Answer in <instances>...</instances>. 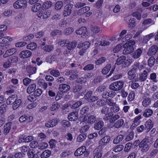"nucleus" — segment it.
Returning a JSON list of instances; mask_svg holds the SVG:
<instances>
[{"label":"nucleus","instance_id":"obj_1","mask_svg":"<svg viewBox=\"0 0 158 158\" xmlns=\"http://www.w3.org/2000/svg\"><path fill=\"white\" fill-rule=\"evenodd\" d=\"M123 84V82L122 81L114 82L110 85L109 88L114 91H118L122 89Z\"/></svg>","mask_w":158,"mask_h":158},{"label":"nucleus","instance_id":"obj_2","mask_svg":"<svg viewBox=\"0 0 158 158\" xmlns=\"http://www.w3.org/2000/svg\"><path fill=\"white\" fill-rule=\"evenodd\" d=\"M109 108L107 106L102 107L101 110V115L104 121H108L110 119L111 112H109Z\"/></svg>","mask_w":158,"mask_h":158},{"label":"nucleus","instance_id":"obj_3","mask_svg":"<svg viewBox=\"0 0 158 158\" xmlns=\"http://www.w3.org/2000/svg\"><path fill=\"white\" fill-rule=\"evenodd\" d=\"M73 5L70 3L65 5L63 8L62 12L63 15L64 17H67L72 13L73 10Z\"/></svg>","mask_w":158,"mask_h":158},{"label":"nucleus","instance_id":"obj_4","mask_svg":"<svg viewBox=\"0 0 158 158\" xmlns=\"http://www.w3.org/2000/svg\"><path fill=\"white\" fill-rule=\"evenodd\" d=\"M27 2L26 0H17L13 4L15 9H24L27 6Z\"/></svg>","mask_w":158,"mask_h":158},{"label":"nucleus","instance_id":"obj_5","mask_svg":"<svg viewBox=\"0 0 158 158\" xmlns=\"http://www.w3.org/2000/svg\"><path fill=\"white\" fill-rule=\"evenodd\" d=\"M143 48H139L133 51L131 54V56L135 59L139 58L143 52Z\"/></svg>","mask_w":158,"mask_h":158},{"label":"nucleus","instance_id":"obj_6","mask_svg":"<svg viewBox=\"0 0 158 158\" xmlns=\"http://www.w3.org/2000/svg\"><path fill=\"white\" fill-rule=\"evenodd\" d=\"M58 118H55L49 121H47L45 124V126L49 128L56 126L59 122Z\"/></svg>","mask_w":158,"mask_h":158},{"label":"nucleus","instance_id":"obj_7","mask_svg":"<svg viewBox=\"0 0 158 158\" xmlns=\"http://www.w3.org/2000/svg\"><path fill=\"white\" fill-rule=\"evenodd\" d=\"M76 33L77 35H81L83 38H85L88 36V32L85 27H82L76 31Z\"/></svg>","mask_w":158,"mask_h":158},{"label":"nucleus","instance_id":"obj_8","mask_svg":"<svg viewBox=\"0 0 158 158\" xmlns=\"http://www.w3.org/2000/svg\"><path fill=\"white\" fill-rule=\"evenodd\" d=\"M68 119L70 121H74L78 118V111H75L69 113L68 116Z\"/></svg>","mask_w":158,"mask_h":158},{"label":"nucleus","instance_id":"obj_9","mask_svg":"<svg viewBox=\"0 0 158 158\" xmlns=\"http://www.w3.org/2000/svg\"><path fill=\"white\" fill-rule=\"evenodd\" d=\"M33 117L31 116H27L25 115L21 116L19 118V121L20 123L25 122L27 123H30L32 120Z\"/></svg>","mask_w":158,"mask_h":158},{"label":"nucleus","instance_id":"obj_10","mask_svg":"<svg viewBox=\"0 0 158 158\" xmlns=\"http://www.w3.org/2000/svg\"><path fill=\"white\" fill-rule=\"evenodd\" d=\"M144 68V66L141 64L139 61H135L131 66V68L137 72L138 70L140 71Z\"/></svg>","mask_w":158,"mask_h":158},{"label":"nucleus","instance_id":"obj_11","mask_svg":"<svg viewBox=\"0 0 158 158\" xmlns=\"http://www.w3.org/2000/svg\"><path fill=\"white\" fill-rule=\"evenodd\" d=\"M102 147L100 148V147L98 148H96L93 152L94 154V158H101L103 151L102 150Z\"/></svg>","mask_w":158,"mask_h":158},{"label":"nucleus","instance_id":"obj_12","mask_svg":"<svg viewBox=\"0 0 158 158\" xmlns=\"http://www.w3.org/2000/svg\"><path fill=\"white\" fill-rule=\"evenodd\" d=\"M123 47L124 49L123 51V54L125 55L130 54L132 53L134 50V47L132 46H129L127 45H125V44L123 45Z\"/></svg>","mask_w":158,"mask_h":158},{"label":"nucleus","instance_id":"obj_13","mask_svg":"<svg viewBox=\"0 0 158 158\" xmlns=\"http://www.w3.org/2000/svg\"><path fill=\"white\" fill-rule=\"evenodd\" d=\"M158 49L157 46L156 45H152L149 49L147 54L149 56H152L155 54Z\"/></svg>","mask_w":158,"mask_h":158},{"label":"nucleus","instance_id":"obj_14","mask_svg":"<svg viewBox=\"0 0 158 158\" xmlns=\"http://www.w3.org/2000/svg\"><path fill=\"white\" fill-rule=\"evenodd\" d=\"M148 75V72L146 70H144L142 73L139 74L138 80L137 79V80H135V81H136L139 80L141 82L145 81L147 78Z\"/></svg>","mask_w":158,"mask_h":158},{"label":"nucleus","instance_id":"obj_15","mask_svg":"<svg viewBox=\"0 0 158 158\" xmlns=\"http://www.w3.org/2000/svg\"><path fill=\"white\" fill-rule=\"evenodd\" d=\"M77 45V42L75 41L69 42L68 40L67 43V45L65 46L67 49L69 50H73L76 48Z\"/></svg>","mask_w":158,"mask_h":158},{"label":"nucleus","instance_id":"obj_16","mask_svg":"<svg viewBox=\"0 0 158 158\" xmlns=\"http://www.w3.org/2000/svg\"><path fill=\"white\" fill-rule=\"evenodd\" d=\"M31 54L32 53L31 52L27 50H26L21 51L19 55L21 58H25L30 57Z\"/></svg>","mask_w":158,"mask_h":158},{"label":"nucleus","instance_id":"obj_17","mask_svg":"<svg viewBox=\"0 0 158 158\" xmlns=\"http://www.w3.org/2000/svg\"><path fill=\"white\" fill-rule=\"evenodd\" d=\"M82 89V87L81 85L76 84H73L71 88V91L74 93L78 92L81 90Z\"/></svg>","mask_w":158,"mask_h":158},{"label":"nucleus","instance_id":"obj_18","mask_svg":"<svg viewBox=\"0 0 158 158\" xmlns=\"http://www.w3.org/2000/svg\"><path fill=\"white\" fill-rule=\"evenodd\" d=\"M60 91L62 92L65 93L69 91L70 89V86L65 84H62L59 85Z\"/></svg>","mask_w":158,"mask_h":158},{"label":"nucleus","instance_id":"obj_19","mask_svg":"<svg viewBox=\"0 0 158 158\" xmlns=\"http://www.w3.org/2000/svg\"><path fill=\"white\" fill-rule=\"evenodd\" d=\"M104 125V123L103 121L97 120L94 124V128L96 130H98L102 129Z\"/></svg>","mask_w":158,"mask_h":158},{"label":"nucleus","instance_id":"obj_20","mask_svg":"<svg viewBox=\"0 0 158 158\" xmlns=\"http://www.w3.org/2000/svg\"><path fill=\"white\" fill-rule=\"evenodd\" d=\"M18 96L16 94H13L9 96L6 100V103L8 105H12L14 104Z\"/></svg>","mask_w":158,"mask_h":158},{"label":"nucleus","instance_id":"obj_21","mask_svg":"<svg viewBox=\"0 0 158 158\" xmlns=\"http://www.w3.org/2000/svg\"><path fill=\"white\" fill-rule=\"evenodd\" d=\"M86 150V147L85 146H82L78 148L75 152L74 155L76 156H79L84 153V152Z\"/></svg>","mask_w":158,"mask_h":158},{"label":"nucleus","instance_id":"obj_22","mask_svg":"<svg viewBox=\"0 0 158 158\" xmlns=\"http://www.w3.org/2000/svg\"><path fill=\"white\" fill-rule=\"evenodd\" d=\"M36 88V85L35 83H33L30 85L27 89V92L29 94L34 92Z\"/></svg>","mask_w":158,"mask_h":158},{"label":"nucleus","instance_id":"obj_23","mask_svg":"<svg viewBox=\"0 0 158 158\" xmlns=\"http://www.w3.org/2000/svg\"><path fill=\"white\" fill-rule=\"evenodd\" d=\"M16 52V50L15 48H12L7 50L5 53L3 55L4 58H6L9 56L13 55Z\"/></svg>","mask_w":158,"mask_h":158},{"label":"nucleus","instance_id":"obj_24","mask_svg":"<svg viewBox=\"0 0 158 158\" xmlns=\"http://www.w3.org/2000/svg\"><path fill=\"white\" fill-rule=\"evenodd\" d=\"M36 70V68L35 67L32 66L31 65L28 66L27 68V73L29 74V77H30L31 75L35 73Z\"/></svg>","mask_w":158,"mask_h":158},{"label":"nucleus","instance_id":"obj_25","mask_svg":"<svg viewBox=\"0 0 158 158\" xmlns=\"http://www.w3.org/2000/svg\"><path fill=\"white\" fill-rule=\"evenodd\" d=\"M12 123L9 122L6 123L4 126L3 133L5 135H7L9 133L11 128Z\"/></svg>","mask_w":158,"mask_h":158},{"label":"nucleus","instance_id":"obj_26","mask_svg":"<svg viewBox=\"0 0 158 158\" xmlns=\"http://www.w3.org/2000/svg\"><path fill=\"white\" fill-rule=\"evenodd\" d=\"M90 43L88 41H85L82 43H80L78 44L77 48H84L85 50H87L89 47Z\"/></svg>","mask_w":158,"mask_h":158},{"label":"nucleus","instance_id":"obj_27","mask_svg":"<svg viewBox=\"0 0 158 158\" xmlns=\"http://www.w3.org/2000/svg\"><path fill=\"white\" fill-rule=\"evenodd\" d=\"M22 103V100L17 97L12 106V108L14 110L18 108Z\"/></svg>","mask_w":158,"mask_h":158},{"label":"nucleus","instance_id":"obj_28","mask_svg":"<svg viewBox=\"0 0 158 158\" xmlns=\"http://www.w3.org/2000/svg\"><path fill=\"white\" fill-rule=\"evenodd\" d=\"M57 57L56 55H50L47 57L46 60L47 62L51 64L52 61H54L57 60Z\"/></svg>","mask_w":158,"mask_h":158},{"label":"nucleus","instance_id":"obj_29","mask_svg":"<svg viewBox=\"0 0 158 158\" xmlns=\"http://www.w3.org/2000/svg\"><path fill=\"white\" fill-rule=\"evenodd\" d=\"M136 72L132 68L127 72V75H128V78L129 79H133L136 77L135 73Z\"/></svg>","mask_w":158,"mask_h":158},{"label":"nucleus","instance_id":"obj_30","mask_svg":"<svg viewBox=\"0 0 158 158\" xmlns=\"http://www.w3.org/2000/svg\"><path fill=\"white\" fill-rule=\"evenodd\" d=\"M124 123V121L123 119H119L115 123L113 126L116 128H118L122 127Z\"/></svg>","mask_w":158,"mask_h":158},{"label":"nucleus","instance_id":"obj_31","mask_svg":"<svg viewBox=\"0 0 158 158\" xmlns=\"http://www.w3.org/2000/svg\"><path fill=\"white\" fill-rule=\"evenodd\" d=\"M111 68V65L110 64H107L102 69L101 72L102 74L106 75L109 72Z\"/></svg>","mask_w":158,"mask_h":158},{"label":"nucleus","instance_id":"obj_32","mask_svg":"<svg viewBox=\"0 0 158 158\" xmlns=\"http://www.w3.org/2000/svg\"><path fill=\"white\" fill-rule=\"evenodd\" d=\"M82 104V102L81 101H77V102L73 101V102L72 104L70 105V108L72 109H75L77 108Z\"/></svg>","mask_w":158,"mask_h":158},{"label":"nucleus","instance_id":"obj_33","mask_svg":"<svg viewBox=\"0 0 158 158\" xmlns=\"http://www.w3.org/2000/svg\"><path fill=\"white\" fill-rule=\"evenodd\" d=\"M41 7V5L40 3H37L33 5L31 8V10L36 12L40 10Z\"/></svg>","mask_w":158,"mask_h":158},{"label":"nucleus","instance_id":"obj_34","mask_svg":"<svg viewBox=\"0 0 158 158\" xmlns=\"http://www.w3.org/2000/svg\"><path fill=\"white\" fill-rule=\"evenodd\" d=\"M96 117L94 115H90L88 118L87 122L90 124H93L97 120Z\"/></svg>","mask_w":158,"mask_h":158},{"label":"nucleus","instance_id":"obj_35","mask_svg":"<svg viewBox=\"0 0 158 158\" xmlns=\"http://www.w3.org/2000/svg\"><path fill=\"white\" fill-rule=\"evenodd\" d=\"M63 2L61 1H58L56 2L55 5V9L56 10H60L63 6Z\"/></svg>","mask_w":158,"mask_h":158},{"label":"nucleus","instance_id":"obj_36","mask_svg":"<svg viewBox=\"0 0 158 158\" xmlns=\"http://www.w3.org/2000/svg\"><path fill=\"white\" fill-rule=\"evenodd\" d=\"M153 113V111L151 109H147L144 111L143 116L145 117H148L151 116Z\"/></svg>","mask_w":158,"mask_h":158},{"label":"nucleus","instance_id":"obj_37","mask_svg":"<svg viewBox=\"0 0 158 158\" xmlns=\"http://www.w3.org/2000/svg\"><path fill=\"white\" fill-rule=\"evenodd\" d=\"M155 23V21L150 18L145 19L143 21L142 24L145 26L149 24L151 25H154Z\"/></svg>","mask_w":158,"mask_h":158},{"label":"nucleus","instance_id":"obj_38","mask_svg":"<svg viewBox=\"0 0 158 158\" xmlns=\"http://www.w3.org/2000/svg\"><path fill=\"white\" fill-rule=\"evenodd\" d=\"M126 58V57L124 56H120L117 59L115 64L118 65H120L125 61Z\"/></svg>","mask_w":158,"mask_h":158},{"label":"nucleus","instance_id":"obj_39","mask_svg":"<svg viewBox=\"0 0 158 158\" xmlns=\"http://www.w3.org/2000/svg\"><path fill=\"white\" fill-rule=\"evenodd\" d=\"M156 59L153 56H151L148 60V65L150 67H153L155 63Z\"/></svg>","mask_w":158,"mask_h":158},{"label":"nucleus","instance_id":"obj_40","mask_svg":"<svg viewBox=\"0 0 158 158\" xmlns=\"http://www.w3.org/2000/svg\"><path fill=\"white\" fill-rule=\"evenodd\" d=\"M90 7L89 6H85L80 9L78 12V14L81 15L89 10Z\"/></svg>","mask_w":158,"mask_h":158},{"label":"nucleus","instance_id":"obj_41","mask_svg":"<svg viewBox=\"0 0 158 158\" xmlns=\"http://www.w3.org/2000/svg\"><path fill=\"white\" fill-rule=\"evenodd\" d=\"M110 109L111 114V113L117 112L120 110L119 106L116 104H115L114 105L112 106Z\"/></svg>","mask_w":158,"mask_h":158},{"label":"nucleus","instance_id":"obj_42","mask_svg":"<svg viewBox=\"0 0 158 158\" xmlns=\"http://www.w3.org/2000/svg\"><path fill=\"white\" fill-rule=\"evenodd\" d=\"M51 152L48 150H46L43 152L41 156V158H46L49 157L51 155Z\"/></svg>","mask_w":158,"mask_h":158},{"label":"nucleus","instance_id":"obj_43","mask_svg":"<svg viewBox=\"0 0 158 158\" xmlns=\"http://www.w3.org/2000/svg\"><path fill=\"white\" fill-rule=\"evenodd\" d=\"M74 29L72 27H68L66 28L64 31V34L66 35H69L74 31Z\"/></svg>","mask_w":158,"mask_h":158},{"label":"nucleus","instance_id":"obj_44","mask_svg":"<svg viewBox=\"0 0 158 158\" xmlns=\"http://www.w3.org/2000/svg\"><path fill=\"white\" fill-rule=\"evenodd\" d=\"M35 151L32 149H29L27 152V156L29 158H37L35 157V154L34 153Z\"/></svg>","mask_w":158,"mask_h":158},{"label":"nucleus","instance_id":"obj_45","mask_svg":"<svg viewBox=\"0 0 158 158\" xmlns=\"http://www.w3.org/2000/svg\"><path fill=\"white\" fill-rule=\"evenodd\" d=\"M146 128H147L148 131H149L153 127V124L152 123V120L149 119L145 123V125Z\"/></svg>","mask_w":158,"mask_h":158},{"label":"nucleus","instance_id":"obj_46","mask_svg":"<svg viewBox=\"0 0 158 158\" xmlns=\"http://www.w3.org/2000/svg\"><path fill=\"white\" fill-rule=\"evenodd\" d=\"M124 146L123 145L119 144L117 145L115 147L112 148L113 151L115 152H117L121 151L123 150Z\"/></svg>","mask_w":158,"mask_h":158},{"label":"nucleus","instance_id":"obj_47","mask_svg":"<svg viewBox=\"0 0 158 158\" xmlns=\"http://www.w3.org/2000/svg\"><path fill=\"white\" fill-rule=\"evenodd\" d=\"M106 60V58L105 57H101L97 60L95 62V63L97 65H99L104 63Z\"/></svg>","mask_w":158,"mask_h":158},{"label":"nucleus","instance_id":"obj_48","mask_svg":"<svg viewBox=\"0 0 158 158\" xmlns=\"http://www.w3.org/2000/svg\"><path fill=\"white\" fill-rule=\"evenodd\" d=\"M120 117L118 115L116 114L113 115V114H110V119H109V121L110 123L113 122L119 118Z\"/></svg>","mask_w":158,"mask_h":158},{"label":"nucleus","instance_id":"obj_49","mask_svg":"<svg viewBox=\"0 0 158 158\" xmlns=\"http://www.w3.org/2000/svg\"><path fill=\"white\" fill-rule=\"evenodd\" d=\"M94 68V65L89 64L85 65L83 68L85 71H89L93 70Z\"/></svg>","mask_w":158,"mask_h":158},{"label":"nucleus","instance_id":"obj_50","mask_svg":"<svg viewBox=\"0 0 158 158\" xmlns=\"http://www.w3.org/2000/svg\"><path fill=\"white\" fill-rule=\"evenodd\" d=\"M90 29L92 32L95 33H98L100 31V28L96 26H91L90 27Z\"/></svg>","mask_w":158,"mask_h":158},{"label":"nucleus","instance_id":"obj_51","mask_svg":"<svg viewBox=\"0 0 158 158\" xmlns=\"http://www.w3.org/2000/svg\"><path fill=\"white\" fill-rule=\"evenodd\" d=\"M110 139H101L99 141V147H100V145H104L106 144L107 143H108L110 141Z\"/></svg>","mask_w":158,"mask_h":158},{"label":"nucleus","instance_id":"obj_52","mask_svg":"<svg viewBox=\"0 0 158 158\" xmlns=\"http://www.w3.org/2000/svg\"><path fill=\"white\" fill-rule=\"evenodd\" d=\"M150 79L153 82H157L158 81L156 79L157 75L156 73H151L150 75Z\"/></svg>","mask_w":158,"mask_h":158},{"label":"nucleus","instance_id":"obj_53","mask_svg":"<svg viewBox=\"0 0 158 158\" xmlns=\"http://www.w3.org/2000/svg\"><path fill=\"white\" fill-rule=\"evenodd\" d=\"M27 48L32 50H35L37 47L36 44L35 43H31L27 45Z\"/></svg>","mask_w":158,"mask_h":158},{"label":"nucleus","instance_id":"obj_54","mask_svg":"<svg viewBox=\"0 0 158 158\" xmlns=\"http://www.w3.org/2000/svg\"><path fill=\"white\" fill-rule=\"evenodd\" d=\"M151 100L150 98H144L142 102V105L145 107H146L149 105L151 103Z\"/></svg>","mask_w":158,"mask_h":158},{"label":"nucleus","instance_id":"obj_55","mask_svg":"<svg viewBox=\"0 0 158 158\" xmlns=\"http://www.w3.org/2000/svg\"><path fill=\"white\" fill-rule=\"evenodd\" d=\"M89 110V107L88 106H85L83 107L80 111V114L81 115H84L85 114L88 112Z\"/></svg>","mask_w":158,"mask_h":158},{"label":"nucleus","instance_id":"obj_56","mask_svg":"<svg viewBox=\"0 0 158 158\" xmlns=\"http://www.w3.org/2000/svg\"><path fill=\"white\" fill-rule=\"evenodd\" d=\"M50 34L52 36H55L57 35H61L62 32L59 30H55L51 32Z\"/></svg>","mask_w":158,"mask_h":158},{"label":"nucleus","instance_id":"obj_57","mask_svg":"<svg viewBox=\"0 0 158 158\" xmlns=\"http://www.w3.org/2000/svg\"><path fill=\"white\" fill-rule=\"evenodd\" d=\"M50 74L54 77H57L60 75L59 71L57 70H52L50 71Z\"/></svg>","mask_w":158,"mask_h":158},{"label":"nucleus","instance_id":"obj_58","mask_svg":"<svg viewBox=\"0 0 158 158\" xmlns=\"http://www.w3.org/2000/svg\"><path fill=\"white\" fill-rule=\"evenodd\" d=\"M33 80L28 78H26L23 80V84L25 86L28 85L32 83Z\"/></svg>","mask_w":158,"mask_h":158},{"label":"nucleus","instance_id":"obj_59","mask_svg":"<svg viewBox=\"0 0 158 158\" xmlns=\"http://www.w3.org/2000/svg\"><path fill=\"white\" fill-rule=\"evenodd\" d=\"M133 62V60L132 59H129L126 60L124 61V66L125 67H129L132 63Z\"/></svg>","mask_w":158,"mask_h":158},{"label":"nucleus","instance_id":"obj_60","mask_svg":"<svg viewBox=\"0 0 158 158\" xmlns=\"http://www.w3.org/2000/svg\"><path fill=\"white\" fill-rule=\"evenodd\" d=\"M45 4L47 6H45V8L47 9L49 8L53 5V3L50 0L47 1L44 3L43 5V6H44L43 5H45Z\"/></svg>","mask_w":158,"mask_h":158},{"label":"nucleus","instance_id":"obj_61","mask_svg":"<svg viewBox=\"0 0 158 158\" xmlns=\"http://www.w3.org/2000/svg\"><path fill=\"white\" fill-rule=\"evenodd\" d=\"M43 90L41 89L38 88L35 89L34 92V94L36 96V97H39L42 93Z\"/></svg>","mask_w":158,"mask_h":158},{"label":"nucleus","instance_id":"obj_62","mask_svg":"<svg viewBox=\"0 0 158 158\" xmlns=\"http://www.w3.org/2000/svg\"><path fill=\"white\" fill-rule=\"evenodd\" d=\"M154 0H148L147 2H143L141 3L143 7H148L150 6V3H152Z\"/></svg>","mask_w":158,"mask_h":158},{"label":"nucleus","instance_id":"obj_63","mask_svg":"<svg viewBox=\"0 0 158 158\" xmlns=\"http://www.w3.org/2000/svg\"><path fill=\"white\" fill-rule=\"evenodd\" d=\"M38 84L45 89L47 88L48 84L47 83L45 82L44 80H39L38 81Z\"/></svg>","mask_w":158,"mask_h":158},{"label":"nucleus","instance_id":"obj_64","mask_svg":"<svg viewBox=\"0 0 158 158\" xmlns=\"http://www.w3.org/2000/svg\"><path fill=\"white\" fill-rule=\"evenodd\" d=\"M7 105L5 104H3L0 107V113L3 114L6 112Z\"/></svg>","mask_w":158,"mask_h":158}]
</instances>
